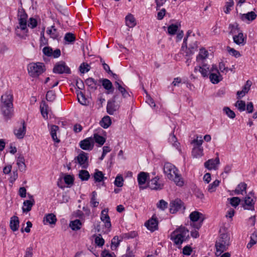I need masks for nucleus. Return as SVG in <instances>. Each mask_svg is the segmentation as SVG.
Masks as SVG:
<instances>
[{"label":"nucleus","mask_w":257,"mask_h":257,"mask_svg":"<svg viewBox=\"0 0 257 257\" xmlns=\"http://www.w3.org/2000/svg\"><path fill=\"white\" fill-rule=\"evenodd\" d=\"M178 172V169L172 164L169 163L165 164L164 172L168 178L173 180L177 186L181 187L184 185V181Z\"/></svg>","instance_id":"1"},{"label":"nucleus","mask_w":257,"mask_h":257,"mask_svg":"<svg viewBox=\"0 0 257 257\" xmlns=\"http://www.w3.org/2000/svg\"><path fill=\"white\" fill-rule=\"evenodd\" d=\"M189 238V231L185 227L181 226L173 232L170 235V239L177 245L181 244Z\"/></svg>","instance_id":"2"},{"label":"nucleus","mask_w":257,"mask_h":257,"mask_svg":"<svg viewBox=\"0 0 257 257\" xmlns=\"http://www.w3.org/2000/svg\"><path fill=\"white\" fill-rule=\"evenodd\" d=\"M230 236L228 234L222 233L220 235L215 242L217 255H219L221 253L228 248L230 244Z\"/></svg>","instance_id":"3"},{"label":"nucleus","mask_w":257,"mask_h":257,"mask_svg":"<svg viewBox=\"0 0 257 257\" xmlns=\"http://www.w3.org/2000/svg\"><path fill=\"white\" fill-rule=\"evenodd\" d=\"M189 218L190 220L193 222V224L191 225L197 229L201 227L202 223L205 219L204 215L197 211L191 212L190 214Z\"/></svg>","instance_id":"4"},{"label":"nucleus","mask_w":257,"mask_h":257,"mask_svg":"<svg viewBox=\"0 0 257 257\" xmlns=\"http://www.w3.org/2000/svg\"><path fill=\"white\" fill-rule=\"evenodd\" d=\"M44 67L42 63H31L28 67L29 74L32 77H37L44 72Z\"/></svg>","instance_id":"5"},{"label":"nucleus","mask_w":257,"mask_h":257,"mask_svg":"<svg viewBox=\"0 0 257 257\" xmlns=\"http://www.w3.org/2000/svg\"><path fill=\"white\" fill-rule=\"evenodd\" d=\"M53 72L57 74H70L71 70L64 61H59L54 66Z\"/></svg>","instance_id":"6"},{"label":"nucleus","mask_w":257,"mask_h":257,"mask_svg":"<svg viewBox=\"0 0 257 257\" xmlns=\"http://www.w3.org/2000/svg\"><path fill=\"white\" fill-rule=\"evenodd\" d=\"M255 199L256 197L254 196V193L252 191L249 192L244 198V204L243 205L244 209L254 210Z\"/></svg>","instance_id":"7"},{"label":"nucleus","mask_w":257,"mask_h":257,"mask_svg":"<svg viewBox=\"0 0 257 257\" xmlns=\"http://www.w3.org/2000/svg\"><path fill=\"white\" fill-rule=\"evenodd\" d=\"M75 163L79 164L82 168L86 169L88 167V154L81 151V153L75 158Z\"/></svg>","instance_id":"8"},{"label":"nucleus","mask_w":257,"mask_h":257,"mask_svg":"<svg viewBox=\"0 0 257 257\" xmlns=\"http://www.w3.org/2000/svg\"><path fill=\"white\" fill-rule=\"evenodd\" d=\"M118 98V95H114L111 100H108L106 106L107 112L110 114L112 115L114 112L117 110L119 108V104H115L116 99Z\"/></svg>","instance_id":"9"},{"label":"nucleus","mask_w":257,"mask_h":257,"mask_svg":"<svg viewBox=\"0 0 257 257\" xmlns=\"http://www.w3.org/2000/svg\"><path fill=\"white\" fill-rule=\"evenodd\" d=\"M0 109L5 119H9L14 115L13 105H0Z\"/></svg>","instance_id":"10"},{"label":"nucleus","mask_w":257,"mask_h":257,"mask_svg":"<svg viewBox=\"0 0 257 257\" xmlns=\"http://www.w3.org/2000/svg\"><path fill=\"white\" fill-rule=\"evenodd\" d=\"M170 212L172 213H175L179 210L185 209L183 202L180 199H175L170 203Z\"/></svg>","instance_id":"11"},{"label":"nucleus","mask_w":257,"mask_h":257,"mask_svg":"<svg viewBox=\"0 0 257 257\" xmlns=\"http://www.w3.org/2000/svg\"><path fill=\"white\" fill-rule=\"evenodd\" d=\"M108 209H104L101 212L100 219L104 222V226L106 228V231H109L111 226L110 219L108 215Z\"/></svg>","instance_id":"12"},{"label":"nucleus","mask_w":257,"mask_h":257,"mask_svg":"<svg viewBox=\"0 0 257 257\" xmlns=\"http://www.w3.org/2000/svg\"><path fill=\"white\" fill-rule=\"evenodd\" d=\"M13 95L11 91H8L2 95L0 105H13Z\"/></svg>","instance_id":"13"},{"label":"nucleus","mask_w":257,"mask_h":257,"mask_svg":"<svg viewBox=\"0 0 257 257\" xmlns=\"http://www.w3.org/2000/svg\"><path fill=\"white\" fill-rule=\"evenodd\" d=\"M79 146L84 150L90 151L93 149L94 147V139L92 137L87 138L80 141Z\"/></svg>","instance_id":"14"},{"label":"nucleus","mask_w":257,"mask_h":257,"mask_svg":"<svg viewBox=\"0 0 257 257\" xmlns=\"http://www.w3.org/2000/svg\"><path fill=\"white\" fill-rule=\"evenodd\" d=\"M148 176L149 174L144 172H141L138 174V181L140 189H144L147 187V186L145 185V184Z\"/></svg>","instance_id":"15"},{"label":"nucleus","mask_w":257,"mask_h":257,"mask_svg":"<svg viewBox=\"0 0 257 257\" xmlns=\"http://www.w3.org/2000/svg\"><path fill=\"white\" fill-rule=\"evenodd\" d=\"M220 164L219 158L217 157L215 159H209L204 163V166L207 169L211 170L212 169L216 170L217 166Z\"/></svg>","instance_id":"16"},{"label":"nucleus","mask_w":257,"mask_h":257,"mask_svg":"<svg viewBox=\"0 0 257 257\" xmlns=\"http://www.w3.org/2000/svg\"><path fill=\"white\" fill-rule=\"evenodd\" d=\"M145 225L149 230L153 232L158 228V221L156 217L154 218L153 216L145 223Z\"/></svg>","instance_id":"17"},{"label":"nucleus","mask_w":257,"mask_h":257,"mask_svg":"<svg viewBox=\"0 0 257 257\" xmlns=\"http://www.w3.org/2000/svg\"><path fill=\"white\" fill-rule=\"evenodd\" d=\"M246 36H243L242 32H239L233 36L234 43L239 46H244L246 43Z\"/></svg>","instance_id":"18"},{"label":"nucleus","mask_w":257,"mask_h":257,"mask_svg":"<svg viewBox=\"0 0 257 257\" xmlns=\"http://www.w3.org/2000/svg\"><path fill=\"white\" fill-rule=\"evenodd\" d=\"M26 126L25 122L23 121L22 125L20 126L18 128H16L14 130V132L16 136L18 139H23L26 134Z\"/></svg>","instance_id":"19"},{"label":"nucleus","mask_w":257,"mask_h":257,"mask_svg":"<svg viewBox=\"0 0 257 257\" xmlns=\"http://www.w3.org/2000/svg\"><path fill=\"white\" fill-rule=\"evenodd\" d=\"M159 178L158 177H155L152 179L149 183L148 186L153 190L161 189L163 187V185L159 181Z\"/></svg>","instance_id":"20"},{"label":"nucleus","mask_w":257,"mask_h":257,"mask_svg":"<svg viewBox=\"0 0 257 257\" xmlns=\"http://www.w3.org/2000/svg\"><path fill=\"white\" fill-rule=\"evenodd\" d=\"M99 82L101 83L103 88L108 91V93L113 92L114 88L111 82L109 80L106 78H102L100 79Z\"/></svg>","instance_id":"21"},{"label":"nucleus","mask_w":257,"mask_h":257,"mask_svg":"<svg viewBox=\"0 0 257 257\" xmlns=\"http://www.w3.org/2000/svg\"><path fill=\"white\" fill-rule=\"evenodd\" d=\"M240 19L243 21L251 22L254 20L257 17V15L253 11L248 12L246 14H240Z\"/></svg>","instance_id":"22"},{"label":"nucleus","mask_w":257,"mask_h":257,"mask_svg":"<svg viewBox=\"0 0 257 257\" xmlns=\"http://www.w3.org/2000/svg\"><path fill=\"white\" fill-rule=\"evenodd\" d=\"M114 85L116 89L119 91L123 98H125L130 96L129 93L120 82L118 81H115Z\"/></svg>","instance_id":"23"},{"label":"nucleus","mask_w":257,"mask_h":257,"mask_svg":"<svg viewBox=\"0 0 257 257\" xmlns=\"http://www.w3.org/2000/svg\"><path fill=\"white\" fill-rule=\"evenodd\" d=\"M209 78L210 81L213 84L218 83L222 79L218 69H216V73L211 72L210 73Z\"/></svg>","instance_id":"24"},{"label":"nucleus","mask_w":257,"mask_h":257,"mask_svg":"<svg viewBox=\"0 0 257 257\" xmlns=\"http://www.w3.org/2000/svg\"><path fill=\"white\" fill-rule=\"evenodd\" d=\"M19 219L17 216H13L11 218L10 227L13 231L18 230L19 227Z\"/></svg>","instance_id":"25"},{"label":"nucleus","mask_w":257,"mask_h":257,"mask_svg":"<svg viewBox=\"0 0 257 257\" xmlns=\"http://www.w3.org/2000/svg\"><path fill=\"white\" fill-rule=\"evenodd\" d=\"M56 221V217L53 213H49L46 215L43 219V222L45 224L48 223L50 224H55Z\"/></svg>","instance_id":"26"},{"label":"nucleus","mask_w":257,"mask_h":257,"mask_svg":"<svg viewBox=\"0 0 257 257\" xmlns=\"http://www.w3.org/2000/svg\"><path fill=\"white\" fill-rule=\"evenodd\" d=\"M228 29L229 30V34H231L233 36L238 34L239 32H242L239 27L238 24L236 23L229 24Z\"/></svg>","instance_id":"27"},{"label":"nucleus","mask_w":257,"mask_h":257,"mask_svg":"<svg viewBox=\"0 0 257 257\" xmlns=\"http://www.w3.org/2000/svg\"><path fill=\"white\" fill-rule=\"evenodd\" d=\"M35 204L34 199H32V200H25L23 202V206L22 207V210L23 212H29L31 209L32 206Z\"/></svg>","instance_id":"28"},{"label":"nucleus","mask_w":257,"mask_h":257,"mask_svg":"<svg viewBox=\"0 0 257 257\" xmlns=\"http://www.w3.org/2000/svg\"><path fill=\"white\" fill-rule=\"evenodd\" d=\"M85 83L89 87L90 89L93 91L96 90L97 87V86L99 85L97 81L95 80L93 78L91 77L87 78L85 80Z\"/></svg>","instance_id":"29"},{"label":"nucleus","mask_w":257,"mask_h":257,"mask_svg":"<svg viewBox=\"0 0 257 257\" xmlns=\"http://www.w3.org/2000/svg\"><path fill=\"white\" fill-rule=\"evenodd\" d=\"M47 33L50 35L53 39H58L59 37V33L54 26H52L50 29L48 28Z\"/></svg>","instance_id":"30"},{"label":"nucleus","mask_w":257,"mask_h":257,"mask_svg":"<svg viewBox=\"0 0 257 257\" xmlns=\"http://www.w3.org/2000/svg\"><path fill=\"white\" fill-rule=\"evenodd\" d=\"M203 149L202 146H199V147H194L192 149V155L194 158H199L203 156Z\"/></svg>","instance_id":"31"},{"label":"nucleus","mask_w":257,"mask_h":257,"mask_svg":"<svg viewBox=\"0 0 257 257\" xmlns=\"http://www.w3.org/2000/svg\"><path fill=\"white\" fill-rule=\"evenodd\" d=\"M48 108L49 106L48 104L46 103L45 101H43L40 105V110L41 114L45 119H47L48 118Z\"/></svg>","instance_id":"32"},{"label":"nucleus","mask_w":257,"mask_h":257,"mask_svg":"<svg viewBox=\"0 0 257 257\" xmlns=\"http://www.w3.org/2000/svg\"><path fill=\"white\" fill-rule=\"evenodd\" d=\"M82 226V223L79 219H75L73 221H71L70 222L69 226L73 230H79Z\"/></svg>","instance_id":"33"},{"label":"nucleus","mask_w":257,"mask_h":257,"mask_svg":"<svg viewBox=\"0 0 257 257\" xmlns=\"http://www.w3.org/2000/svg\"><path fill=\"white\" fill-rule=\"evenodd\" d=\"M59 130V127L56 125H52L51 127L50 134L53 140L58 143L60 142V140L57 137L56 133Z\"/></svg>","instance_id":"34"},{"label":"nucleus","mask_w":257,"mask_h":257,"mask_svg":"<svg viewBox=\"0 0 257 257\" xmlns=\"http://www.w3.org/2000/svg\"><path fill=\"white\" fill-rule=\"evenodd\" d=\"M125 23L126 25L130 28H133L136 26L135 19L132 15L129 14L126 16Z\"/></svg>","instance_id":"35"},{"label":"nucleus","mask_w":257,"mask_h":257,"mask_svg":"<svg viewBox=\"0 0 257 257\" xmlns=\"http://www.w3.org/2000/svg\"><path fill=\"white\" fill-rule=\"evenodd\" d=\"M257 243V231L253 232L250 235V241L247 244V248L249 249Z\"/></svg>","instance_id":"36"},{"label":"nucleus","mask_w":257,"mask_h":257,"mask_svg":"<svg viewBox=\"0 0 257 257\" xmlns=\"http://www.w3.org/2000/svg\"><path fill=\"white\" fill-rule=\"evenodd\" d=\"M100 125L104 128H108L111 123V120L109 116H104L100 121Z\"/></svg>","instance_id":"37"},{"label":"nucleus","mask_w":257,"mask_h":257,"mask_svg":"<svg viewBox=\"0 0 257 257\" xmlns=\"http://www.w3.org/2000/svg\"><path fill=\"white\" fill-rule=\"evenodd\" d=\"M247 185L246 183L244 182H241L239 183L236 188L234 191L235 194L236 195H239V194H242L243 192L244 191H245L246 189Z\"/></svg>","instance_id":"38"},{"label":"nucleus","mask_w":257,"mask_h":257,"mask_svg":"<svg viewBox=\"0 0 257 257\" xmlns=\"http://www.w3.org/2000/svg\"><path fill=\"white\" fill-rule=\"evenodd\" d=\"M17 164L18 166L19 169L23 171L25 170L26 165L25 164V158L22 155H19L17 158Z\"/></svg>","instance_id":"39"},{"label":"nucleus","mask_w":257,"mask_h":257,"mask_svg":"<svg viewBox=\"0 0 257 257\" xmlns=\"http://www.w3.org/2000/svg\"><path fill=\"white\" fill-rule=\"evenodd\" d=\"M78 177L82 181H87L90 178V174L87 171L81 170L79 171Z\"/></svg>","instance_id":"40"},{"label":"nucleus","mask_w":257,"mask_h":257,"mask_svg":"<svg viewBox=\"0 0 257 257\" xmlns=\"http://www.w3.org/2000/svg\"><path fill=\"white\" fill-rule=\"evenodd\" d=\"M93 178L95 182H100L105 178L103 173L98 170H95L93 174Z\"/></svg>","instance_id":"41"},{"label":"nucleus","mask_w":257,"mask_h":257,"mask_svg":"<svg viewBox=\"0 0 257 257\" xmlns=\"http://www.w3.org/2000/svg\"><path fill=\"white\" fill-rule=\"evenodd\" d=\"M64 40L67 44H73L76 40L75 35L71 33H67L64 38Z\"/></svg>","instance_id":"42"},{"label":"nucleus","mask_w":257,"mask_h":257,"mask_svg":"<svg viewBox=\"0 0 257 257\" xmlns=\"http://www.w3.org/2000/svg\"><path fill=\"white\" fill-rule=\"evenodd\" d=\"M199 71L201 73L202 76L204 77H207L208 72L209 71V67L207 64H203L202 66H198Z\"/></svg>","instance_id":"43"},{"label":"nucleus","mask_w":257,"mask_h":257,"mask_svg":"<svg viewBox=\"0 0 257 257\" xmlns=\"http://www.w3.org/2000/svg\"><path fill=\"white\" fill-rule=\"evenodd\" d=\"M93 139H94V143L95 142L100 146H102L105 142V138L97 134H94Z\"/></svg>","instance_id":"44"},{"label":"nucleus","mask_w":257,"mask_h":257,"mask_svg":"<svg viewBox=\"0 0 257 257\" xmlns=\"http://www.w3.org/2000/svg\"><path fill=\"white\" fill-rule=\"evenodd\" d=\"M208 55V52L204 48L200 49L199 53L197 56L196 60L197 61L203 60L206 59Z\"/></svg>","instance_id":"45"},{"label":"nucleus","mask_w":257,"mask_h":257,"mask_svg":"<svg viewBox=\"0 0 257 257\" xmlns=\"http://www.w3.org/2000/svg\"><path fill=\"white\" fill-rule=\"evenodd\" d=\"M169 142L172 144V145L176 148H178L179 146V143L177 141V139L176 137V136L174 135V133H171L169 136V138L168 139Z\"/></svg>","instance_id":"46"},{"label":"nucleus","mask_w":257,"mask_h":257,"mask_svg":"<svg viewBox=\"0 0 257 257\" xmlns=\"http://www.w3.org/2000/svg\"><path fill=\"white\" fill-rule=\"evenodd\" d=\"M19 19V27H18L17 28L18 29L20 28L22 31H24L25 32L27 33L28 30L27 28V20L22 19Z\"/></svg>","instance_id":"47"},{"label":"nucleus","mask_w":257,"mask_h":257,"mask_svg":"<svg viewBox=\"0 0 257 257\" xmlns=\"http://www.w3.org/2000/svg\"><path fill=\"white\" fill-rule=\"evenodd\" d=\"M245 102L243 100H238L235 103V106L237 108L240 112L243 111L245 110Z\"/></svg>","instance_id":"48"},{"label":"nucleus","mask_w":257,"mask_h":257,"mask_svg":"<svg viewBox=\"0 0 257 257\" xmlns=\"http://www.w3.org/2000/svg\"><path fill=\"white\" fill-rule=\"evenodd\" d=\"M219 180H215L212 183L208 185V191L210 193L215 191L216 187L219 185Z\"/></svg>","instance_id":"49"},{"label":"nucleus","mask_w":257,"mask_h":257,"mask_svg":"<svg viewBox=\"0 0 257 257\" xmlns=\"http://www.w3.org/2000/svg\"><path fill=\"white\" fill-rule=\"evenodd\" d=\"M96 195L97 193L96 191H94L92 192V197L90 203L91 206L93 207H96L99 204V202L96 200Z\"/></svg>","instance_id":"50"},{"label":"nucleus","mask_w":257,"mask_h":257,"mask_svg":"<svg viewBox=\"0 0 257 257\" xmlns=\"http://www.w3.org/2000/svg\"><path fill=\"white\" fill-rule=\"evenodd\" d=\"M178 30V26L176 24H172L168 27V33L170 35H175Z\"/></svg>","instance_id":"51"},{"label":"nucleus","mask_w":257,"mask_h":257,"mask_svg":"<svg viewBox=\"0 0 257 257\" xmlns=\"http://www.w3.org/2000/svg\"><path fill=\"white\" fill-rule=\"evenodd\" d=\"M228 200H229L230 204L232 206L236 208L240 203V199L238 197H233L231 198H228Z\"/></svg>","instance_id":"52"},{"label":"nucleus","mask_w":257,"mask_h":257,"mask_svg":"<svg viewBox=\"0 0 257 257\" xmlns=\"http://www.w3.org/2000/svg\"><path fill=\"white\" fill-rule=\"evenodd\" d=\"M224 112L231 119H233L235 117V113L234 112L231 110L228 107H224L223 109Z\"/></svg>","instance_id":"53"},{"label":"nucleus","mask_w":257,"mask_h":257,"mask_svg":"<svg viewBox=\"0 0 257 257\" xmlns=\"http://www.w3.org/2000/svg\"><path fill=\"white\" fill-rule=\"evenodd\" d=\"M233 5V0H228V1L226 2L224 9V13L226 14H228L231 10V8L232 7Z\"/></svg>","instance_id":"54"},{"label":"nucleus","mask_w":257,"mask_h":257,"mask_svg":"<svg viewBox=\"0 0 257 257\" xmlns=\"http://www.w3.org/2000/svg\"><path fill=\"white\" fill-rule=\"evenodd\" d=\"M114 185L117 187H121L123 184V179L121 175H117L115 179Z\"/></svg>","instance_id":"55"},{"label":"nucleus","mask_w":257,"mask_h":257,"mask_svg":"<svg viewBox=\"0 0 257 257\" xmlns=\"http://www.w3.org/2000/svg\"><path fill=\"white\" fill-rule=\"evenodd\" d=\"M56 98V95L52 90H49L46 94V99L48 101H53Z\"/></svg>","instance_id":"56"},{"label":"nucleus","mask_w":257,"mask_h":257,"mask_svg":"<svg viewBox=\"0 0 257 257\" xmlns=\"http://www.w3.org/2000/svg\"><path fill=\"white\" fill-rule=\"evenodd\" d=\"M77 98L80 103L82 105H86L87 100L82 92H80L79 93L77 94Z\"/></svg>","instance_id":"57"},{"label":"nucleus","mask_w":257,"mask_h":257,"mask_svg":"<svg viewBox=\"0 0 257 257\" xmlns=\"http://www.w3.org/2000/svg\"><path fill=\"white\" fill-rule=\"evenodd\" d=\"M37 21L34 18H30L28 21V26L32 29L36 28L37 26Z\"/></svg>","instance_id":"58"},{"label":"nucleus","mask_w":257,"mask_h":257,"mask_svg":"<svg viewBox=\"0 0 257 257\" xmlns=\"http://www.w3.org/2000/svg\"><path fill=\"white\" fill-rule=\"evenodd\" d=\"M64 180L68 185H72L74 182V178L70 175H66L64 177Z\"/></svg>","instance_id":"59"},{"label":"nucleus","mask_w":257,"mask_h":257,"mask_svg":"<svg viewBox=\"0 0 257 257\" xmlns=\"http://www.w3.org/2000/svg\"><path fill=\"white\" fill-rule=\"evenodd\" d=\"M89 67L90 66L88 64L83 63L80 65L79 69L82 73H84L85 72H87L89 71Z\"/></svg>","instance_id":"60"},{"label":"nucleus","mask_w":257,"mask_h":257,"mask_svg":"<svg viewBox=\"0 0 257 257\" xmlns=\"http://www.w3.org/2000/svg\"><path fill=\"white\" fill-rule=\"evenodd\" d=\"M95 243L98 246H102L104 243V240L101 237V235L99 234L95 238Z\"/></svg>","instance_id":"61"},{"label":"nucleus","mask_w":257,"mask_h":257,"mask_svg":"<svg viewBox=\"0 0 257 257\" xmlns=\"http://www.w3.org/2000/svg\"><path fill=\"white\" fill-rule=\"evenodd\" d=\"M198 48L197 42L195 41L192 44H190L189 46V50L190 54H193L195 51H197Z\"/></svg>","instance_id":"62"},{"label":"nucleus","mask_w":257,"mask_h":257,"mask_svg":"<svg viewBox=\"0 0 257 257\" xmlns=\"http://www.w3.org/2000/svg\"><path fill=\"white\" fill-rule=\"evenodd\" d=\"M137 235V232L133 231H131L128 233H125L122 234L123 237L124 238L129 239V238H133L135 237Z\"/></svg>","instance_id":"63"},{"label":"nucleus","mask_w":257,"mask_h":257,"mask_svg":"<svg viewBox=\"0 0 257 257\" xmlns=\"http://www.w3.org/2000/svg\"><path fill=\"white\" fill-rule=\"evenodd\" d=\"M167 206H168V203L163 199L160 200L159 203L157 204L158 208H160V209H161L162 210H164L166 208H167Z\"/></svg>","instance_id":"64"}]
</instances>
